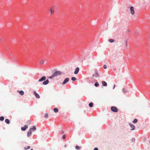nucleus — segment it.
I'll use <instances>...</instances> for the list:
<instances>
[{"label": "nucleus", "mask_w": 150, "mask_h": 150, "mask_svg": "<svg viewBox=\"0 0 150 150\" xmlns=\"http://www.w3.org/2000/svg\"><path fill=\"white\" fill-rule=\"evenodd\" d=\"M69 78H65L63 82L62 83V84L63 85H64L67 83L69 81Z\"/></svg>", "instance_id": "nucleus-3"}, {"label": "nucleus", "mask_w": 150, "mask_h": 150, "mask_svg": "<svg viewBox=\"0 0 150 150\" xmlns=\"http://www.w3.org/2000/svg\"><path fill=\"white\" fill-rule=\"evenodd\" d=\"M102 85L104 86H106L107 85V84L106 82L104 81H103L102 82Z\"/></svg>", "instance_id": "nucleus-16"}, {"label": "nucleus", "mask_w": 150, "mask_h": 150, "mask_svg": "<svg viewBox=\"0 0 150 150\" xmlns=\"http://www.w3.org/2000/svg\"><path fill=\"white\" fill-rule=\"evenodd\" d=\"M44 63V60L43 59L41 60L40 62V64H43Z\"/></svg>", "instance_id": "nucleus-18"}, {"label": "nucleus", "mask_w": 150, "mask_h": 150, "mask_svg": "<svg viewBox=\"0 0 150 150\" xmlns=\"http://www.w3.org/2000/svg\"><path fill=\"white\" fill-rule=\"evenodd\" d=\"M5 122L8 124H9L10 123V121L8 119H6L5 120Z\"/></svg>", "instance_id": "nucleus-17"}, {"label": "nucleus", "mask_w": 150, "mask_h": 150, "mask_svg": "<svg viewBox=\"0 0 150 150\" xmlns=\"http://www.w3.org/2000/svg\"><path fill=\"white\" fill-rule=\"evenodd\" d=\"M129 125L131 128H132V129H131V130H133L135 129V127L131 123H129Z\"/></svg>", "instance_id": "nucleus-6"}, {"label": "nucleus", "mask_w": 150, "mask_h": 150, "mask_svg": "<svg viewBox=\"0 0 150 150\" xmlns=\"http://www.w3.org/2000/svg\"><path fill=\"white\" fill-rule=\"evenodd\" d=\"M93 77H99V74L98 73V72L96 71V72L95 74H93Z\"/></svg>", "instance_id": "nucleus-11"}, {"label": "nucleus", "mask_w": 150, "mask_h": 150, "mask_svg": "<svg viewBox=\"0 0 150 150\" xmlns=\"http://www.w3.org/2000/svg\"><path fill=\"white\" fill-rule=\"evenodd\" d=\"M79 70V68L78 67H77L76 68L75 71L74 72V74H77Z\"/></svg>", "instance_id": "nucleus-8"}, {"label": "nucleus", "mask_w": 150, "mask_h": 150, "mask_svg": "<svg viewBox=\"0 0 150 150\" xmlns=\"http://www.w3.org/2000/svg\"><path fill=\"white\" fill-rule=\"evenodd\" d=\"M111 110L113 112H116L118 111V109L117 107L115 106H113L111 107Z\"/></svg>", "instance_id": "nucleus-2"}, {"label": "nucleus", "mask_w": 150, "mask_h": 150, "mask_svg": "<svg viewBox=\"0 0 150 150\" xmlns=\"http://www.w3.org/2000/svg\"><path fill=\"white\" fill-rule=\"evenodd\" d=\"M31 150H33V149H31Z\"/></svg>", "instance_id": "nucleus-39"}, {"label": "nucleus", "mask_w": 150, "mask_h": 150, "mask_svg": "<svg viewBox=\"0 0 150 150\" xmlns=\"http://www.w3.org/2000/svg\"><path fill=\"white\" fill-rule=\"evenodd\" d=\"M54 77V76L53 74H52L51 76L49 77H48V78L50 79H53Z\"/></svg>", "instance_id": "nucleus-28"}, {"label": "nucleus", "mask_w": 150, "mask_h": 150, "mask_svg": "<svg viewBox=\"0 0 150 150\" xmlns=\"http://www.w3.org/2000/svg\"><path fill=\"white\" fill-rule=\"evenodd\" d=\"M49 82V81L48 79H47V80H46V81L45 80L42 83H43V85H46Z\"/></svg>", "instance_id": "nucleus-10"}, {"label": "nucleus", "mask_w": 150, "mask_h": 150, "mask_svg": "<svg viewBox=\"0 0 150 150\" xmlns=\"http://www.w3.org/2000/svg\"><path fill=\"white\" fill-rule=\"evenodd\" d=\"M30 147L29 146H25L24 147V149L25 150H27L29 148H30Z\"/></svg>", "instance_id": "nucleus-26"}, {"label": "nucleus", "mask_w": 150, "mask_h": 150, "mask_svg": "<svg viewBox=\"0 0 150 150\" xmlns=\"http://www.w3.org/2000/svg\"><path fill=\"white\" fill-rule=\"evenodd\" d=\"M122 92L124 93H126L127 92V91L125 90L124 88L122 89Z\"/></svg>", "instance_id": "nucleus-27"}, {"label": "nucleus", "mask_w": 150, "mask_h": 150, "mask_svg": "<svg viewBox=\"0 0 150 150\" xmlns=\"http://www.w3.org/2000/svg\"><path fill=\"white\" fill-rule=\"evenodd\" d=\"M28 127V126L27 125H25L24 127H21V130L23 131H24Z\"/></svg>", "instance_id": "nucleus-7"}, {"label": "nucleus", "mask_w": 150, "mask_h": 150, "mask_svg": "<svg viewBox=\"0 0 150 150\" xmlns=\"http://www.w3.org/2000/svg\"><path fill=\"white\" fill-rule=\"evenodd\" d=\"M130 30H128L127 31V33H130Z\"/></svg>", "instance_id": "nucleus-36"}, {"label": "nucleus", "mask_w": 150, "mask_h": 150, "mask_svg": "<svg viewBox=\"0 0 150 150\" xmlns=\"http://www.w3.org/2000/svg\"><path fill=\"white\" fill-rule=\"evenodd\" d=\"M94 150H98V149L97 147H95L94 148Z\"/></svg>", "instance_id": "nucleus-35"}, {"label": "nucleus", "mask_w": 150, "mask_h": 150, "mask_svg": "<svg viewBox=\"0 0 150 150\" xmlns=\"http://www.w3.org/2000/svg\"><path fill=\"white\" fill-rule=\"evenodd\" d=\"M93 104L92 102H90L89 104V106L90 107H92L93 106Z\"/></svg>", "instance_id": "nucleus-19"}, {"label": "nucleus", "mask_w": 150, "mask_h": 150, "mask_svg": "<svg viewBox=\"0 0 150 150\" xmlns=\"http://www.w3.org/2000/svg\"><path fill=\"white\" fill-rule=\"evenodd\" d=\"M84 112H85L86 111L85 110L84 111Z\"/></svg>", "instance_id": "nucleus-40"}, {"label": "nucleus", "mask_w": 150, "mask_h": 150, "mask_svg": "<svg viewBox=\"0 0 150 150\" xmlns=\"http://www.w3.org/2000/svg\"><path fill=\"white\" fill-rule=\"evenodd\" d=\"M103 67L104 69H106L107 68V67L106 65H103Z\"/></svg>", "instance_id": "nucleus-32"}, {"label": "nucleus", "mask_w": 150, "mask_h": 150, "mask_svg": "<svg viewBox=\"0 0 150 150\" xmlns=\"http://www.w3.org/2000/svg\"><path fill=\"white\" fill-rule=\"evenodd\" d=\"M4 120V117L3 116H1L0 117V120L3 121Z\"/></svg>", "instance_id": "nucleus-25"}, {"label": "nucleus", "mask_w": 150, "mask_h": 150, "mask_svg": "<svg viewBox=\"0 0 150 150\" xmlns=\"http://www.w3.org/2000/svg\"><path fill=\"white\" fill-rule=\"evenodd\" d=\"M75 148L77 150H79L80 149V147L77 145L76 146Z\"/></svg>", "instance_id": "nucleus-29"}, {"label": "nucleus", "mask_w": 150, "mask_h": 150, "mask_svg": "<svg viewBox=\"0 0 150 150\" xmlns=\"http://www.w3.org/2000/svg\"><path fill=\"white\" fill-rule=\"evenodd\" d=\"M131 140L132 142H134L135 141V139L134 138H133Z\"/></svg>", "instance_id": "nucleus-33"}, {"label": "nucleus", "mask_w": 150, "mask_h": 150, "mask_svg": "<svg viewBox=\"0 0 150 150\" xmlns=\"http://www.w3.org/2000/svg\"><path fill=\"white\" fill-rule=\"evenodd\" d=\"M30 129H31L32 131L34 132L36 130V128L35 126H33L32 128H30Z\"/></svg>", "instance_id": "nucleus-15"}, {"label": "nucleus", "mask_w": 150, "mask_h": 150, "mask_svg": "<svg viewBox=\"0 0 150 150\" xmlns=\"http://www.w3.org/2000/svg\"><path fill=\"white\" fill-rule=\"evenodd\" d=\"M17 92H18L20 95L23 96L24 94V92L23 91L21 90L20 91L18 90Z\"/></svg>", "instance_id": "nucleus-14"}, {"label": "nucleus", "mask_w": 150, "mask_h": 150, "mask_svg": "<svg viewBox=\"0 0 150 150\" xmlns=\"http://www.w3.org/2000/svg\"><path fill=\"white\" fill-rule=\"evenodd\" d=\"M115 85L114 84L113 86V89H114L115 88Z\"/></svg>", "instance_id": "nucleus-37"}, {"label": "nucleus", "mask_w": 150, "mask_h": 150, "mask_svg": "<svg viewBox=\"0 0 150 150\" xmlns=\"http://www.w3.org/2000/svg\"><path fill=\"white\" fill-rule=\"evenodd\" d=\"M46 79V77L45 76H43L41 77L38 80V82H41L44 81Z\"/></svg>", "instance_id": "nucleus-4"}, {"label": "nucleus", "mask_w": 150, "mask_h": 150, "mask_svg": "<svg viewBox=\"0 0 150 150\" xmlns=\"http://www.w3.org/2000/svg\"><path fill=\"white\" fill-rule=\"evenodd\" d=\"M130 12L133 15L134 14V11L133 6H131L130 7Z\"/></svg>", "instance_id": "nucleus-5"}, {"label": "nucleus", "mask_w": 150, "mask_h": 150, "mask_svg": "<svg viewBox=\"0 0 150 150\" xmlns=\"http://www.w3.org/2000/svg\"><path fill=\"white\" fill-rule=\"evenodd\" d=\"M99 85V84L98 82H96L94 84V86L96 87H97Z\"/></svg>", "instance_id": "nucleus-24"}, {"label": "nucleus", "mask_w": 150, "mask_h": 150, "mask_svg": "<svg viewBox=\"0 0 150 150\" xmlns=\"http://www.w3.org/2000/svg\"><path fill=\"white\" fill-rule=\"evenodd\" d=\"M138 120L136 119H135L133 121V122L134 123H136L137 122Z\"/></svg>", "instance_id": "nucleus-23"}, {"label": "nucleus", "mask_w": 150, "mask_h": 150, "mask_svg": "<svg viewBox=\"0 0 150 150\" xmlns=\"http://www.w3.org/2000/svg\"><path fill=\"white\" fill-rule=\"evenodd\" d=\"M109 41L111 43H112L115 41V40L112 39H110L109 40Z\"/></svg>", "instance_id": "nucleus-21"}, {"label": "nucleus", "mask_w": 150, "mask_h": 150, "mask_svg": "<svg viewBox=\"0 0 150 150\" xmlns=\"http://www.w3.org/2000/svg\"><path fill=\"white\" fill-rule=\"evenodd\" d=\"M32 131L31 129H29V131H28L27 133V136L28 137H29L31 134Z\"/></svg>", "instance_id": "nucleus-12"}, {"label": "nucleus", "mask_w": 150, "mask_h": 150, "mask_svg": "<svg viewBox=\"0 0 150 150\" xmlns=\"http://www.w3.org/2000/svg\"><path fill=\"white\" fill-rule=\"evenodd\" d=\"M64 133V132L63 131V130H62V131H61V133L62 134H63Z\"/></svg>", "instance_id": "nucleus-34"}, {"label": "nucleus", "mask_w": 150, "mask_h": 150, "mask_svg": "<svg viewBox=\"0 0 150 150\" xmlns=\"http://www.w3.org/2000/svg\"><path fill=\"white\" fill-rule=\"evenodd\" d=\"M44 117L45 118H47L48 117V114L47 113H46L45 114Z\"/></svg>", "instance_id": "nucleus-30"}, {"label": "nucleus", "mask_w": 150, "mask_h": 150, "mask_svg": "<svg viewBox=\"0 0 150 150\" xmlns=\"http://www.w3.org/2000/svg\"><path fill=\"white\" fill-rule=\"evenodd\" d=\"M66 138V136L65 135H64L62 136V139H65Z\"/></svg>", "instance_id": "nucleus-31"}, {"label": "nucleus", "mask_w": 150, "mask_h": 150, "mask_svg": "<svg viewBox=\"0 0 150 150\" xmlns=\"http://www.w3.org/2000/svg\"><path fill=\"white\" fill-rule=\"evenodd\" d=\"M126 46H127V41H126Z\"/></svg>", "instance_id": "nucleus-38"}, {"label": "nucleus", "mask_w": 150, "mask_h": 150, "mask_svg": "<svg viewBox=\"0 0 150 150\" xmlns=\"http://www.w3.org/2000/svg\"><path fill=\"white\" fill-rule=\"evenodd\" d=\"M50 15L53 14L54 13V10L52 9V8H50Z\"/></svg>", "instance_id": "nucleus-9"}, {"label": "nucleus", "mask_w": 150, "mask_h": 150, "mask_svg": "<svg viewBox=\"0 0 150 150\" xmlns=\"http://www.w3.org/2000/svg\"><path fill=\"white\" fill-rule=\"evenodd\" d=\"M33 93L37 98H40V96L39 95L36 93L35 91Z\"/></svg>", "instance_id": "nucleus-13"}, {"label": "nucleus", "mask_w": 150, "mask_h": 150, "mask_svg": "<svg viewBox=\"0 0 150 150\" xmlns=\"http://www.w3.org/2000/svg\"><path fill=\"white\" fill-rule=\"evenodd\" d=\"M149 143H150V142H149Z\"/></svg>", "instance_id": "nucleus-41"}, {"label": "nucleus", "mask_w": 150, "mask_h": 150, "mask_svg": "<svg viewBox=\"0 0 150 150\" xmlns=\"http://www.w3.org/2000/svg\"><path fill=\"white\" fill-rule=\"evenodd\" d=\"M71 80L73 81H74L76 80V78L74 77H72L71 78Z\"/></svg>", "instance_id": "nucleus-22"}, {"label": "nucleus", "mask_w": 150, "mask_h": 150, "mask_svg": "<svg viewBox=\"0 0 150 150\" xmlns=\"http://www.w3.org/2000/svg\"><path fill=\"white\" fill-rule=\"evenodd\" d=\"M54 111L55 112L57 113L58 112V110L57 108H55L54 109Z\"/></svg>", "instance_id": "nucleus-20"}, {"label": "nucleus", "mask_w": 150, "mask_h": 150, "mask_svg": "<svg viewBox=\"0 0 150 150\" xmlns=\"http://www.w3.org/2000/svg\"><path fill=\"white\" fill-rule=\"evenodd\" d=\"M62 72L59 71H56L55 72H54L53 74L54 77L61 74Z\"/></svg>", "instance_id": "nucleus-1"}]
</instances>
